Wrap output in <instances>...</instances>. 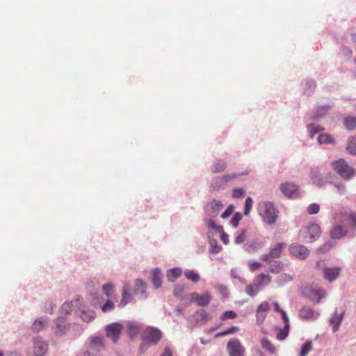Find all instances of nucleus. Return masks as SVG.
<instances>
[{
    "label": "nucleus",
    "instance_id": "obj_48",
    "mask_svg": "<svg viewBox=\"0 0 356 356\" xmlns=\"http://www.w3.org/2000/svg\"><path fill=\"white\" fill-rule=\"evenodd\" d=\"M46 325V321L44 320H35L32 325L33 330L40 332Z\"/></svg>",
    "mask_w": 356,
    "mask_h": 356
},
{
    "label": "nucleus",
    "instance_id": "obj_20",
    "mask_svg": "<svg viewBox=\"0 0 356 356\" xmlns=\"http://www.w3.org/2000/svg\"><path fill=\"white\" fill-rule=\"evenodd\" d=\"M272 280L270 275L265 273L259 274L254 279V282L261 289L263 287L268 286Z\"/></svg>",
    "mask_w": 356,
    "mask_h": 356
},
{
    "label": "nucleus",
    "instance_id": "obj_45",
    "mask_svg": "<svg viewBox=\"0 0 356 356\" xmlns=\"http://www.w3.org/2000/svg\"><path fill=\"white\" fill-rule=\"evenodd\" d=\"M332 178L330 180V182H328V184H332L336 188L337 193H339L341 195L343 194L346 191L345 184L341 181L334 182L332 181Z\"/></svg>",
    "mask_w": 356,
    "mask_h": 356
},
{
    "label": "nucleus",
    "instance_id": "obj_5",
    "mask_svg": "<svg viewBox=\"0 0 356 356\" xmlns=\"http://www.w3.org/2000/svg\"><path fill=\"white\" fill-rule=\"evenodd\" d=\"M317 267L322 271L323 277L330 283L336 280L341 271V268L338 266H327L325 265L323 261H319L317 263Z\"/></svg>",
    "mask_w": 356,
    "mask_h": 356
},
{
    "label": "nucleus",
    "instance_id": "obj_29",
    "mask_svg": "<svg viewBox=\"0 0 356 356\" xmlns=\"http://www.w3.org/2000/svg\"><path fill=\"white\" fill-rule=\"evenodd\" d=\"M162 274L159 269L156 268L152 272V282L155 288H159L162 284Z\"/></svg>",
    "mask_w": 356,
    "mask_h": 356
},
{
    "label": "nucleus",
    "instance_id": "obj_1",
    "mask_svg": "<svg viewBox=\"0 0 356 356\" xmlns=\"http://www.w3.org/2000/svg\"><path fill=\"white\" fill-rule=\"evenodd\" d=\"M257 211L264 222L269 225H274L278 218V210L269 201H262L257 204Z\"/></svg>",
    "mask_w": 356,
    "mask_h": 356
},
{
    "label": "nucleus",
    "instance_id": "obj_63",
    "mask_svg": "<svg viewBox=\"0 0 356 356\" xmlns=\"http://www.w3.org/2000/svg\"><path fill=\"white\" fill-rule=\"evenodd\" d=\"M332 248V243L331 242H327L321 247L318 248L317 249V251L320 253H325L327 251H328Z\"/></svg>",
    "mask_w": 356,
    "mask_h": 356
},
{
    "label": "nucleus",
    "instance_id": "obj_13",
    "mask_svg": "<svg viewBox=\"0 0 356 356\" xmlns=\"http://www.w3.org/2000/svg\"><path fill=\"white\" fill-rule=\"evenodd\" d=\"M227 181L224 175L216 177L212 179L210 183L209 188L211 192H219L225 190L227 187Z\"/></svg>",
    "mask_w": 356,
    "mask_h": 356
},
{
    "label": "nucleus",
    "instance_id": "obj_39",
    "mask_svg": "<svg viewBox=\"0 0 356 356\" xmlns=\"http://www.w3.org/2000/svg\"><path fill=\"white\" fill-rule=\"evenodd\" d=\"M261 345L263 348H264L270 353H274L276 350L274 346L267 338H264L261 340Z\"/></svg>",
    "mask_w": 356,
    "mask_h": 356
},
{
    "label": "nucleus",
    "instance_id": "obj_4",
    "mask_svg": "<svg viewBox=\"0 0 356 356\" xmlns=\"http://www.w3.org/2000/svg\"><path fill=\"white\" fill-rule=\"evenodd\" d=\"M321 228L318 224L312 223L302 229L298 234V239L304 243H312L319 238Z\"/></svg>",
    "mask_w": 356,
    "mask_h": 356
},
{
    "label": "nucleus",
    "instance_id": "obj_6",
    "mask_svg": "<svg viewBox=\"0 0 356 356\" xmlns=\"http://www.w3.org/2000/svg\"><path fill=\"white\" fill-rule=\"evenodd\" d=\"M181 300H186L188 302H195L200 307H205L210 303L211 296L209 292H204L201 295L193 292L186 295Z\"/></svg>",
    "mask_w": 356,
    "mask_h": 356
},
{
    "label": "nucleus",
    "instance_id": "obj_57",
    "mask_svg": "<svg viewBox=\"0 0 356 356\" xmlns=\"http://www.w3.org/2000/svg\"><path fill=\"white\" fill-rule=\"evenodd\" d=\"M234 209L235 207L233 204L229 205L225 209V211L221 214V218L222 219H226L228 217H229L231 214L234 212Z\"/></svg>",
    "mask_w": 356,
    "mask_h": 356
},
{
    "label": "nucleus",
    "instance_id": "obj_9",
    "mask_svg": "<svg viewBox=\"0 0 356 356\" xmlns=\"http://www.w3.org/2000/svg\"><path fill=\"white\" fill-rule=\"evenodd\" d=\"M289 250L291 255L300 260L305 259L309 254L307 248L298 243H291Z\"/></svg>",
    "mask_w": 356,
    "mask_h": 356
},
{
    "label": "nucleus",
    "instance_id": "obj_43",
    "mask_svg": "<svg viewBox=\"0 0 356 356\" xmlns=\"http://www.w3.org/2000/svg\"><path fill=\"white\" fill-rule=\"evenodd\" d=\"M312 349V341H306L301 348L300 353L299 356H307L309 351Z\"/></svg>",
    "mask_w": 356,
    "mask_h": 356
},
{
    "label": "nucleus",
    "instance_id": "obj_12",
    "mask_svg": "<svg viewBox=\"0 0 356 356\" xmlns=\"http://www.w3.org/2000/svg\"><path fill=\"white\" fill-rule=\"evenodd\" d=\"M106 330L107 337L115 343L121 334L122 325L120 323H112L106 326Z\"/></svg>",
    "mask_w": 356,
    "mask_h": 356
},
{
    "label": "nucleus",
    "instance_id": "obj_36",
    "mask_svg": "<svg viewBox=\"0 0 356 356\" xmlns=\"http://www.w3.org/2000/svg\"><path fill=\"white\" fill-rule=\"evenodd\" d=\"M330 108V107L328 105H325L318 107L317 108L316 113L312 117V120H319L324 116V115L327 113Z\"/></svg>",
    "mask_w": 356,
    "mask_h": 356
},
{
    "label": "nucleus",
    "instance_id": "obj_33",
    "mask_svg": "<svg viewBox=\"0 0 356 356\" xmlns=\"http://www.w3.org/2000/svg\"><path fill=\"white\" fill-rule=\"evenodd\" d=\"M128 334L131 338H134L138 334L141 330V326L138 324L130 323L127 325Z\"/></svg>",
    "mask_w": 356,
    "mask_h": 356
},
{
    "label": "nucleus",
    "instance_id": "obj_18",
    "mask_svg": "<svg viewBox=\"0 0 356 356\" xmlns=\"http://www.w3.org/2000/svg\"><path fill=\"white\" fill-rule=\"evenodd\" d=\"M350 232L342 225H336L330 232V236L334 239H339L346 235H349Z\"/></svg>",
    "mask_w": 356,
    "mask_h": 356
},
{
    "label": "nucleus",
    "instance_id": "obj_53",
    "mask_svg": "<svg viewBox=\"0 0 356 356\" xmlns=\"http://www.w3.org/2000/svg\"><path fill=\"white\" fill-rule=\"evenodd\" d=\"M261 266H262V264L257 261L250 260L248 261V268H249V270L252 272H254V271L259 269Z\"/></svg>",
    "mask_w": 356,
    "mask_h": 356
},
{
    "label": "nucleus",
    "instance_id": "obj_7",
    "mask_svg": "<svg viewBox=\"0 0 356 356\" xmlns=\"http://www.w3.org/2000/svg\"><path fill=\"white\" fill-rule=\"evenodd\" d=\"M162 337V332L157 328L147 327L143 334V339L150 344H156Z\"/></svg>",
    "mask_w": 356,
    "mask_h": 356
},
{
    "label": "nucleus",
    "instance_id": "obj_19",
    "mask_svg": "<svg viewBox=\"0 0 356 356\" xmlns=\"http://www.w3.org/2000/svg\"><path fill=\"white\" fill-rule=\"evenodd\" d=\"M227 164L223 159H216L211 166V171L213 174L222 172L227 168Z\"/></svg>",
    "mask_w": 356,
    "mask_h": 356
},
{
    "label": "nucleus",
    "instance_id": "obj_47",
    "mask_svg": "<svg viewBox=\"0 0 356 356\" xmlns=\"http://www.w3.org/2000/svg\"><path fill=\"white\" fill-rule=\"evenodd\" d=\"M253 200L252 197H248L245 199V205H244V215L248 216L252 209Z\"/></svg>",
    "mask_w": 356,
    "mask_h": 356
},
{
    "label": "nucleus",
    "instance_id": "obj_49",
    "mask_svg": "<svg viewBox=\"0 0 356 356\" xmlns=\"http://www.w3.org/2000/svg\"><path fill=\"white\" fill-rule=\"evenodd\" d=\"M241 219L242 214L240 212H236L232 218L231 219L229 223L233 227L236 228Z\"/></svg>",
    "mask_w": 356,
    "mask_h": 356
},
{
    "label": "nucleus",
    "instance_id": "obj_30",
    "mask_svg": "<svg viewBox=\"0 0 356 356\" xmlns=\"http://www.w3.org/2000/svg\"><path fill=\"white\" fill-rule=\"evenodd\" d=\"M269 262V271L274 274L279 273L283 268V264L282 261L278 260H272L270 259L268 261Z\"/></svg>",
    "mask_w": 356,
    "mask_h": 356
},
{
    "label": "nucleus",
    "instance_id": "obj_26",
    "mask_svg": "<svg viewBox=\"0 0 356 356\" xmlns=\"http://www.w3.org/2000/svg\"><path fill=\"white\" fill-rule=\"evenodd\" d=\"M348 220L350 222V231L349 236L351 237L356 236V211H350L348 213Z\"/></svg>",
    "mask_w": 356,
    "mask_h": 356
},
{
    "label": "nucleus",
    "instance_id": "obj_40",
    "mask_svg": "<svg viewBox=\"0 0 356 356\" xmlns=\"http://www.w3.org/2000/svg\"><path fill=\"white\" fill-rule=\"evenodd\" d=\"M194 318L197 322L205 323L208 321V314L204 309H200L195 314Z\"/></svg>",
    "mask_w": 356,
    "mask_h": 356
},
{
    "label": "nucleus",
    "instance_id": "obj_28",
    "mask_svg": "<svg viewBox=\"0 0 356 356\" xmlns=\"http://www.w3.org/2000/svg\"><path fill=\"white\" fill-rule=\"evenodd\" d=\"M129 285L124 284L122 289V300L120 302L121 306H124L131 300V294L129 292Z\"/></svg>",
    "mask_w": 356,
    "mask_h": 356
},
{
    "label": "nucleus",
    "instance_id": "obj_16",
    "mask_svg": "<svg viewBox=\"0 0 356 356\" xmlns=\"http://www.w3.org/2000/svg\"><path fill=\"white\" fill-rule=\"evenodd\" d=\"M47 350V343L40 338L33 340V353L35 356H44Z\"/></svg>",
    "mask_w": 356,
    "mask_h": 356
},
{
    "label": "nucleus",
    "instance_id": "obj_15",
    "mask_svg": "<svg viewBox=\"0 0 356 356\" xmlns=\"http://www.w3.org/2000/svg\"><path fill=\"white\" fill-rule=\"evenodd\" d=\"M345 314V309H343L340 314H338V309H335L334 314L330 319V324L332 326L333 332H337L343 319Z\"/></svg>",
    "mask_w": 356,
    "mask_h": 356
},
{
    "label": "nucleus",
    "instance_id": "obj_32",
    "mask_svg": "<svg viewBox=\"0 0 356 356\" xmlns=\"http://www.w3.org/2000/svg\"><path fill=\"white\" fill-rule=\"evenodd\" d=\"M55 332L58 334H62L67 327L65 318L63 317L58 318L55 321Z\"/></svg>",
    "mask_w": 356,
    "mask_h": 356
},
{
    "label": "nucleus",
    "instance_id": "obj_61",
    "mask_svg": "<svg viewBox=\"0 0 356 356\" xmlns=\"http://www.w3.org/2000/svg\"><path fill=\"white\" fill-rule=\"evenodd\" d=\"M61 311L65 314H70L72 311L71 302H65L61 307Z\"/></svg>",
    "mask_w": 356,
    "mask_h": 356
},
{
    "label": "nucleus",
    "instance_id": "obj_21",
    "mask_svg": "<svg viewBox=\"0 0 356 356\" xmlns=\"http://www.w3.org/2000/svg\"><path fill=\"white\" fill-rule=\"evenodd\" d=\"M264 246V242L259 239H255L244 245V249L246 252H255L261 249Z\"/></svg>",
    "mask_w": 356,
    "mask_h": 356
},
{
    "label": "nucleus",
    "instance_id": "obj_50",
    "mask_svg": "<svg viewBox=\"0 0 356 356\" xmlns=\"http://www.w3.org/2000/svg\"><path fill=\"white\" fill-rule=\"evenodd\" d=\"M320 211V206L317 203L310 204L307 208V212L310 215L316 214Z\"/></svg>",
    "mask_w": 356,
    "mask_h": 356
},
{
    "label": "nucleus",
    "instance_id": "obj_17",
    "mask_svg": "<svg viewBox=\"0 0 356 356\" xmlns=\"http://www.w3.org/2000/svg\"><path fill=\"white\" fill-rule=\"evenodd\" d=\"M319 313L308 307H303L299 312V316L305 320L314 321L318 318Z\"/></svg>",
    "mask_w": 356,
    "mask_h": 356
},
{
    "label": "nucleus",
    "instance_id": "obj_31",
    "mask_svg": "<svg viewBox=\"0 0 356 356\" xmlns=\"http://www.w3.org/2000/svg\"><path fill=\"white\" fill-rule=\"evenodd\" d=\"M308 136L312 138L314 136L324 130V128L320 125H317L313 123L308 124L306 127Z\"/></svg>",
    "mask_w": 356,
    "mask_h": 356
},
{
    "label": "nucleus",
    "instance_id": "obj_56",
    "mask_svg": "<svg viewBox=\"0 0 356 356\" xmlns=\"http://www.w3.org/2000/svg\"><path fill=\"white\" fill-rule=\"evenodd\" d=\"M269 309V304L268 302H262L259 306L257 309V313H264L267 314V312Z\"/></svg>",
    "mask_w": 356,
    "mask_h": 356
},
{
    "label": "nucleus",
    "instance_id": "obj_46",
    "mask_svg": "<svg viewBox=\"0 0 356 356\" xmlns=\"http://www.w3.org/2000/svg\"><path fill=\"white\" fill-rule=\"evenodd\" d=\"M178 277V268L170 269L167 272V279L168 281L174 282Z\"/></svg>",
    "mask_w": 356,
    "mask_h": 356
},
{
    "label": "nucleus",
    "instance_id": "obj_3",
    "mask_svg": "<svg viewBox=\"0 0 356 356\" xmlns=\"http://www.w3.org/2000/svg\"><path fill=\"white\" fill-rule=\"evenodd\" d=\"M331 165L334 171L345 181L350 180L355 175V169L350 166L344 159H340L334 161Z\"/></svg>",
    "mask_w": 356,
    "mask_h": 356
},
{
    "label": "nucleus",
    "instance_id": "obj_24",
    "mask_svg": "<svg viewBox=\"0 0 356 356\" xmlns=\"http://www.w3.org/2000/svg\"><path fill=\"white\" fill-rule=\"evenodd\" d=\"M215 218L205 216L204 218V225L210 230H214L217 232H222V227L216 224Z\"/></svg>",
    "mask_w": 356,
    "mask_h": 356
},
{
    "label": "nucleus",
    "instance_id": "obj_54",
    "mask_svg": "<svg viewBox=\"0 0 356 356\" xmlns=\"http://www.w3.org/2000/svg\"><path fill=\"white\" fill-rule=\"evenodd\" d=\"M237 314L235 312L229 310L222 314L220 318L223 321L227 319H234L236 317Z\"/></svg>",
    "mask_w": 356,
    "mask_h": 356
},
{
    "label": "nucleus",
    "instance_id": "obj_41",
    "mask_svg": "<svg viewBox=\"0 0 356 356\" xmlns=\"http://www.w3.org/2000/svg\"><path fill=\"white\" fill-rule=\"evenodd\" d=\"M209 252L212 254H218L222 250V247L218 243L215 239H210Z\"/></svg>",
    "mask_w": 356,
    "mask_h": 356
},
{
    "label": "nucleus",
    "instance_id": "obj_27",
    "mask_svg": "<svg viewBox=\"0 0 356 356\" xmlns=\"http://www.w3.org/2000/svg\"><path fill=\"white\" fill-rule=\"evenodd\" d=\"M105 347L102 338L96 337L93 338L90 341L89 348L90 350L100 351Z\"/></svg>",
    "mask_w": 356,
    "mask_h": 356
},
{
    "label": "nucleus",
    "instance_id": "obj_62",
    "mask_svg": "<svg viewBox=\"0 0 356 356\" xmlns=\"http://www.w3.org/2000/svg\"><path fill=\"white\" fill-rule=\"evenodd\" d=\"M135 284H136V291L141 289V291L143 292L146 288L145 283L140 279H138L136 280Z\"/></svg>",
    "mask_w": 356,
    "mask_h": 356
},
{
    "label": "nucleus",
    "instance_id": "obj_35",
    "mask_svg": "<svg viewBox=\"0 0 356 356\" xmlns=\"http://www.w3.org/2000/svg\"><path fill=\"white\" fill-rule=\"evenodd\" d=\"M292 280L293 277L291 275L287 273H282L277 277L275 282L278 286H282L286 283L291 282Z\"/></svg>",
    "mask_w": 356,
    "mask_h": 356
},
{
    "label": "nucleus",
    "instance_id": "obj_37",
    "mask_svg": "<svg viewBox=\"0 0 356 356\" xmlns=\"http://www.w3.org/2000/svg\"><path fill=\"white\" fill-rule=\"evenodd\" d=\"M343 124L348 130H353L356 128V117L347 116L343 119Z\"/></svg>",
    "mask_w": 356,
    "mask_h": 356
},
{
    "label": "nucleus",
    "instance_id": "obj_64",
    "mask_svg": "<svg viewBox=\"0 0 356 356\" xmlns=\"http://www.w3.org/2000/svg\"><path fill=\"white\" fill-rule=\"evenodd\" d=\"M114 307V303L111 300H107L106 302L102 306V309L104 312L112 309Z\"/></svg>",
    "mask_w": 356,
    "mask_h": 356
},
{
    "label": "nucleus",
    "instance_id": "obj_52",
    "mask_svg": "<svg viewBox=\"0 0 356 356\" xmlns=\"http://www.w3.org/2000/svg\"><path fill=\"white\" fill-rule=\"evenodd\" d=\"M312 293L314 294L316 297H317L318 299L316 302L318 303L320 302L321 299L325 298L326 295L325 291L322 288L314 289L312 291Z\"/></svg>",
    "mask_w": 356,
    "mask_h": 356
},
{
    "label": "nucleus",
    "instance_id": "obj_10",
    "mask_svg": "<svg viewBox=\"0 0 356 356\" xmlns=\"http://www.w3.org/2000/svg\"><path fill=\"white\" fill-rule=\"evenodd\" d=\"M227 350L230 356H244L245 348L238 339H232L227 343Z\"/></svg>",
    "mask_w": 356,
    "mask_h": 356
},
{
    "label": "nucleus",
    "instance_id": "obj_55",
    "mask_svg": "<svg viewBox=\"0 0 356 356\" xmlns=\"http://www.w3.org/2000/svg\"><path fill=\"white\" fill-rule=\"evenodd\" d=\"M104 294L108 298L111 296L114 289V285L112 283H107L102 287Z\"/></svg>",
    "mask_w": 356,
    "mask_h": 356
},
{
    "label": "nucleus",
    "instance_id": "obj_22",
    "mask_svg": "<svg viewBox=\"0 0 356 356\" xmlns=\"http://www.w3.org/2000/svg\"><path fill=\"white\" fill-rule=\"evenodd\" d=\"M302 88L303 93L307 96L312 95L314 91L316 89V83L315 81L311 79H305L302 83Z\"/></svg>",
    "mask_w": 356,
    "mask_h": 356
},
{
    "label": "nucleus",
    "instance_id": "obj_38",
    "mask_svg": "<svg viewBox=\"0 0 356 356\" xmlns=\"http://www.w3.org/2000/svg\"><path fill=\"white\" fill-rule=\"evenodd\" d=\"M346 149L350 154H356V136H352L348 139Z\"/></svg>",
    "mask_w": 356,
    "mask_h": 356
},
{
    "label": "nucleus",
    "instance_id": "obj_25",
    "mask_svg": "<svg viewBox=\"0 0 356 356\" xmlns=\"http://www.w3.org/2000/svg\"><path fill=\"white\" fill-rule=\"evenodd\" d=\"M319 145H334L336 141L334 137L330 134H319L317 138Z\"/></svg>",
    "mask_w": 356,
    "mask_h": 356
},
{
    "label": "nucleus",
    "instance_id": "obj_58",
    "mask_svg": "<svg viewBox=\"0 0 356 356\" xmlns=\"http://www.w3.org/2000/svg\"><path fill=\"white\" fill-rule=\"evenodd\" d=\"M341 54L343 57L350 58L353 55V51L348 47H343L341 49Z\"/></svg>",
    "mask_w": 356,
    "mask_h": 356
},
{
    "label": "nucleus",
    "instance_id": "obj_51",
    "mask_svg": "<svg viewBox=\"0 0 356 356\" xmlns=\"http://www.w3.org/2000/svg\"><path fill=\"white\" fill-rule=\"evenodd\" d=\"M232 278L237 279L241 283L245 284L246 282L244 278L241 277L239 275V270L237 268H232L230 272Z\"/></svg>",
    "mask_w": 356,
    "mask_h": 356
},
{
    "label": "nucleus",
    "instance_id": "obj_60",
    "mask_svg": "<svg viewBox=\"0 0 356 356\" xmlns=\"http://www.w3.org/2000/svg\"><path fill=\"white\" fill-rule=\"evenodd\" d=\"M245 240V231H242L238 235L234 238V243L236 244L243 243Z\"/></svg>",
    "mask_w": 356,
    "mask_h": 356
},
{
    "label": "nucleus",
    "instance_id": "obj_59",
    "mask_svg": "<svg viewBox=\"0 0 356 356\" xmlns=\"http://www.w3.org/2000/svg\"><path fill=\"white\" fill-rule=\"evenodd\" d=\"M245 191L243 188H234L232 193L233 198H241L243 197Z\"/></svg>",
    "mask_w": 356,
    "mask_h": 356
},
{
    "label": "nucleus",
    "instance_id": "obj_44",
    "mask_svg": "<svg viewBox=\"0 0 356 356\" xmlns=\"http://www.w3.org/2000/svg\"><path fill=\"white\" fill-rule=\"evenodd\" d=\"M95 313L92 310H88L82 312L81 317L83 321L86 322H90L95 318Z\"/></svg>",
    "mask_w": 356,
    "mask_h": 356
},
{
    "label": "nucleus",
    "instance_id": "obj_23",
    "mask_svg": "<svg viewBox=\"0 0 356 356\" xmlns=\"http://www.w3.org/2000/svg\"><path fill=\"white\" fill-rule=\"evenodd\" d=\"M183 274L186 279L192 283L196 284L200 280V275L196 270L186 269Z\"/></svg>",
    "mask_w": 356,
    "mask_h": 356
},
{
    "label": "nucleus",
    "instance_id": "obj_14",
    "mask_svg": "<svg viewBox=\"0 0 356 356\" xmlns=\"http://www.w3.org/2000/svg\"><path fill=\"white\" fill-rule=\"evenodd\" d=\"M280 190L286 197L290 198H295L299 195L298 186L293 183L286 182L281 184Z\"/></svg>",
    "mask_w": 356,
    "mask_h": 356
},
{
    "label": "nucleus",
    "instance_id": "obj_2",
    "mask_svg": "<svg viewBox=\"0 0 356 356\" xmlns=\"http://www.w3.org/2000/svg\"><path fill=\"white\" fill-rule=\"evenodd\" d=\"M332 172H327L322 166H314L311 168L309 177L315 186L323 187L330 182L332 178Z\"/></svg>",
    "mask_w": 356,
    "mask_h": 356
},
{
    "label": "nucleus",
    "instance_id": "obj_11",
    "mask_svg": "<svg viewBox=\"0 0 356 356\" xmlns=\"http://www.w3.org/2000/svg\"><path fill=\"white\" fill-rule=\"evenodd\" d=\"M285 247L286 244L284 243H276L271 248L269 253L261 255V259L263 261H269L270 259L280 258Z\"/></svg>",
    "mask_w": 356,
    "mask_h": 356
},
{
    "label": "nucleus",
    "instance_id": "obj_34",
    "mask_svg": "<svg viewBox=\"0 0 356 356\" xmlns=\"http://www.w3.org/2000/svg\"><path fill=\"white\" fill-rule=\"evenodd\" d=\"M261 291V289L253 282L251 284H248L245 289V293L250 297L256 296Z\"/></svg>",
    "mask_w": 356,
    "mask_h": 356
},
{
    "label": "nucleus",
    "instance_id": "obj_8",
    "mask_svg": "<svg viewBox=\"0 0 356 356\" xmlns=\"http://www.w3.org/2000/svg\"><path fill=\"white\" fill-rule=\"evenodd\" d=\"M224 204L222 201L217 199H213L208 202L204 207L205 216L209 217H217L220 211L222 209Z\"/></svg>",
    "mask_w": 356,
    "mask_h": 356
},
{
    "label": "nucleus",
    "instance_id": "obj_42",
    "mask_svg": "<svg viewBox=\"0 0 356 356\" xmlns=\"http://www.w3.org/2000/svg\"><path fill=\"white\" fill-rule=\"evenodd\" d=\"M289 325H284L283 328L280 329L277 334V339L280 341L285 339L289 335Z\"/></svg>",
    "mask_w": 356,
    "mask_h": 356
}]
</instances>
